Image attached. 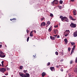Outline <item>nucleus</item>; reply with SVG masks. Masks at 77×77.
Segmentation results:
<instances>
[{
    "instance_id": "bf43d9fd",
    "label": "nucleus",
    "mask_w": 77,
    "mask_h": 77,
    "mask_svg": "<svg viewBox=\"0 0 77 77\" xmlns=\"http://www.w3.org/2000/svg\"><path fill=\"white\" fill-rule=\"evenodd\" d=\"M48 26V25H46L47 26Z\"/></svg>"
},
{
    "instance_id": "4c0bfd02",
    "label": "nucleus",
    "mask_w": 77,
    "mask_h": 77,
    "mask_svg": "<svg viewBox=\"0 0 77 77\" xmlns=\"http://www.w3.org/2000/svg\"><path fill=\"white\" fill-rule=\"evenodd\" d=\"M72 61H71L70 62V64H72Z\"/></svg>"
},
{
    "instance_id": "8fccbe9b",
    "label": "nucleus",
    "mask_w": 77,
    "mask_h": 77,
    "mask_svg": "<svg viewBox=\"0 0 77 77\" xmlns=\"http://www.w3.org/2000/svg\"><path fill=\"white\" fill-rule=\"evenodd\" d=\"M75 46L74 45V46H73V48H75Z\"/></svg>"
},
{
    "instance_id": "2eb2a0df",
    "label": "nucleus",
    "mask_w": 77,
    "mask_h": 77,
    "mask_svg": "<svg viewBox=\"0 0 77 77\" xmlns=\"http://www.w3.org/2000/svg\"><path fill=\"white\" fill-rule=\"evenodd\" d=\"M74 48H72V51H71V52L70 54H72V53H73V52L74 51Z\"/></svg>"
},
{
    "instance_id": "864d4df0",
    "label": "nucleus",
    "mask_w": 77,
    "mask_h": 77,
    "mask_svg": "<svg viewBox=\"0 0 77 77\" xmlns=\"http://www.w3.org/2000/svg\"><path fill=\"white\" fill-rule=\"evenodd\" d=\"M59 25L60 26V23H59Z\"/></svg>"
},
{
    "instance_id": "49530a36",
    "label": "nucleus",
    "mask_w": 77,
    "mask_h": 77,
    "mask_svg": "<svg viewBox=\"0 0 77 77\" xmlns=\"http://www.w3.org/2000/svg\"><path fill=\"white\" fill-rule=\"evenodd\" d=\"M26 32L27 33H29V30H26Z\"/></svg>"
},
{
    "instance_id": "e433bc0d",
    "label": "nucleus",
    "mask_w": 77,
    "mask_h": 77,
    "mask_svg": "<svg viewBox=\"0 0 77 77\" xmlns=\"http://www.w3.org/2000/svg\"><path fill=\"white\" fill-rule=\"evenodd\" d=\"M5 75H8V73H6L5 74Z\"/></svg>"
},
{
    "instance_id": "6e6d98bb",
    "label": "nucleus",
    "mask_w": 77,
    "mask_h": 77,
    "mask_svg": "<svg viewBox=\"0 0 77 77\" xmlns=\"http://www.w3.org/2000/svg\"><path fill=\"white\" fill-rule=\"evenodd\" d=\"M3 77H6V76H3Z\"/></svg>"
},
{
    "instance_id": "603ef678",
    "label": "nucleus",
    "mask_w": 77,
    "mask_h": 77,
    "mask_svg": "<svg viewBox=\"0 0 77 77\" xmlns=\"http://www.w3.org/2000/svg\"><path fill=\"white\" fill-rule=\"evenodd\" d=\"M12 20H16L15 18L12 19Z\"/></svg>"
},
{
    "instance_id": "6ab92c4d",
    "label": "nucleus",
    "mask_w": 77,
    "mask_h": 77,
    "mask_svg": "<svg viewBox=\"0 0 77 77\" xmlns=\"http://www.w3.org/2000/svg\"><path fill=\"white\" fill-rule=\"evenodd\" d=\"M64 41L65 42H66V43H67L68 42V40H67V39L66 38L64 39Z\"/></svg>"
},
{
    "instance_id": "37998d69",
    "label": "nucleus",
    "mask_w": 77,
    "mask_h": 77,
    "mask_svg": "<svg viewBox=\"0 0 77 77\" xmlns=\"http://www.w3.org/2000/svg\"><path fill=\"white\" fill-rule=\"evenodd\" d=\"M2 45H0V48H2Z\"/></svg>"
},
{
    "instance_id": "9b49d317",
    "label": "nucleus",
    "mask_w": 77,
    "mask_h": 77,
    "mask_svg": "<svg viewBox=\"0 0 77 77\" xmlns=\"http://www.w3.org/2000/svg\"><path fill=\"white\" fill-rule=\"evenodd\" d=\"M45 22H42L41 24V26H45Z\"/></svg>"
},
{
    "instance_id": "f03ea898",
    "label": "nucleus",
    "mask_w": 77,
    "mask_h": 77,
    "mask_svg": "<svg viewBox=\"0 0 77 77\" xmlns=\"http://www.w3.org/2000/svg\"><path fill=\"white\" fill-rule=\"evenodd\" d=\"M6 55H5V53L3 52L2 51H0V57H2V58H4V57H5Z\"/></svg>"
},
{
    "instance_id": "c9c22d12",
    "label": "nucleus",
    "mask_w": 77,
    "mask_h": 77,
    "mask_svg": "<svg viewBox=\"0 0 77 77\" xmlns=\"http://www.w3.org/2000/svg\"><path fill=\"white\" fill-rule=\"evenodd\" d=\"M45 19V18L44 17H42L41 18V20H44Z\"/></svg>"
},
{
    "instance_id": "13d9d810",
    "label": "nucleus",
    "mask_w": 77,
    "mask_h": 77,
    "mask_svg": "<svg viewBox=\"0 0 77 77\" xmlns=\"http://www.w3.org/2000/svg\"><path fill=\"white\" fill-rule=\"evenodd\" d=\"M4 66L3 65V66H2V67H4Z\"/></svg>"
},
{
    "instance_id": "ea45409f",
    "label": "nucleus",
    "mask_w": 77,
    "mask_h": 77,
    "mask_svg": "<svg viewBox=\"0 0 77 77\" xmlns=\"http://www.w3.org/2000/svg\"><path fill=\"white\" fill-rule=\"evenodd\" d=\"M60 70H61V71H62V72L63 71V70L62 69H61Z\"/></svg>"
},
{
    "instance_id": "5701e85b",
    "label": "nucleus",
    "mask_w": 77,
    "mask_h": 77,
    "mask_svg": "<svg viewBox=\"0 0 77 77\" xmlns=\"http://www.w3.org/2000/svg\"><path fill=\"white\" fill-rule=\"evenodd\" d=\"M71 44H72V45H74L75 44V43L74 42H71Z\"/></svg>"
},
{
    "instance_id": "39448f33",
    "label": "nucleus",
    "mask_w": 77,
    "mask_h": 77,
    "mask_svg": "<svg viewBox=\"0 0 77 77\" xmlns=\"http://www.w3.org/2000/svg\"><path fill=\"white\" fill-rule=\"evenodd\" d=\"M60 18H61V20H67L68 19V18L66 17H63L62 16H60Z\"/></svg>"
},
{
    "instance_id": "a18cd8bd",
    "label": "nucleus",
    "mask_w": 77,
    "mask_h": 77,
    "mask_svg": "<svg viewBox=\"0 0 77 77\" xmlns=\"http://www.w3.org/2000/svg\"><path fill=\"white\" fill-rule=\"evenodd\" d=\"M61 54H62V55H63V52H61Z\"/></svg>"
},
{
    "instance_id": "58836bf2",
    "label": "nucleus",
    "mask_w": 77,
    "mask_h": 77,
    "mask_svg": "<svg viewBox=\"0 0 77 77\" xmlns=\"http://www.w3.org/2000/svg\"><path fill=\"white\" fill-rule=\"evenodd\" d=\"M71 2H74V0H70Z\"/></svg>"
},
{
    "instance_id": "6e6552de",
    "label": "nucleus",
    "mask_w": 77,
    "mask_h": 77,
    "mask_svg": "<svg viewBox=\"0 0 77 77\" xmlns=\"http://www.w3.org/2000/svg\"><path fill=\"white\" fill-rule=\"evenodd\" d=\"M73 36L74 37H76L77 36V31H76L73 33Z\"/></svg>"
},
{
    "instance_id": "bb28decb",
    "label": "nucleus",
    "mask_w": 77,
    "mask_h": 77,
    "mask_svg": "<svg viewBox=\"0 0 77 77\" xmlns=\"http://www.w3.org/2000/svg\"><path fill=\"white\" fill-rule=\"evenodd\" d=\"M50 17H53V14L51 13L50 14Z\"/></svg>"
},
{
    "instance_id": "f3484780",
    "label": "nucleus",
    "mask_w": 77,
    "mask_h": 77,
    "mask_svg": "<svg viewBox=\"0 0 77 77\" xmlns=\"http://www.w3.org/2000/svg\"><path fill=\"white\" fill-rule=\"evenodd\" d=\"M61 20L62 21H66V22H68V21H69L68 20Z\"/></svg>"
},
{
    "instance_id": "79ce46f5",
    "label": "nucleus",
    "mask_w": 77,
    "mask_h": 77,
    "mask_svg": "<svg viewBox=\"0 0 77 77\" xmlns=\"http://www.w3.org/2000/svg\"><path fill=\"white\" fill-rule=\"evenodd\" d=\"M63 60L62 59L60 60V62H63Z\"/></svg>"
},
{
    "instance_id": "a211bd4d",
    "label": "nucleus",
    "mask_w": 77,
    "mask_h": 77,
    "mask_svg": "<svg viewBox=\"0 0 77 77\" xmlns=\"http://www.w3.org/2000/svg\"><path fill=\"white\" fill-rule=\"evenodd\" d=\"M20 69H23V66H20Z\"/></svg>"
},
{
    "instance_id": "423d86ee",
    "label": "nucleus",
    "mask_w": 77,
    "mask_h": 77,
    "mask_svg": "<svg viewBox=\"0 0 77 77\" xmlns=\"http://www.w3.org/2000/svg\"><path fill=\"white\" fill-rule=\"evenodd\" d=\"M0 71L3 73L5 72V71H6V69L4 68H1L0 69Z\"/></svg>"
},
{
    "instance_id": "412c9836",
    "label": "nucleus",
    "mask_w": 77,
    "mask_h": 77,
    "mask_svg": "<svg viewBox=\"0 0 77 77\" xmlns=\"http://www.w3.org/2000/svg\"><path fill=\"white\" fill-rule=\"evenodd\" d=\"M63 3V1L62 0H60V4H62Z\"/></svg>"
},
{
    "instance_id": "a878e982",
    "label": "nucleus",
    "mask_w": 77,
    "mask_h": 77,
    "mask_svg": "<svg viewBox=\"0 0 77 77\" xmlns=\"http://www.w3.org/2000/svg\"><path fill=\"white\" fill-rule=\"evenodd\" d=\"M50 65V62H49L48 63L47 65V66H49Z\"/></svg>"
},
{
    "instance_id": "09e8293b",
    "label": "nucleus",
    "mask_w": 77,
    "mask_h": 77,
    "mask_svg": "<svg viewBox=\"0 0 77 77\" xmlns=\"http://www.w3.org/2000/svg\"><path fill=\"white\" fill-rule=\"evenodd\" d=\"M34 32H35V33H36V30H34Z\"/></svg>"
},
{
    "instance_id": "ddd939ff",
    "label": "nucleus",
    "mask_w": 77,
    "mask_h": 77,
    "mask_svg": "<svg viewBox=\"0 0 77 77\" xmlns=\"http://www.w3.org/2000/svg\"><path fill=\"white\" fill-rule=\"evenodd\" d=\"M50 38L51 39H52V40H54L55 39V37L51 36H50Z\"/></svg>"
},
{
    "instance_id": "393cba45",
    "label": "nucleus",
    "mask_w": 77,
    "mask_h": 77,
    "mask_svg": "<svg viewBox=\"0 0 77 77\" xmlns=\"http://www.w3.org/2000/svg\"><path fill=\"white\" fill-rule=\"evenodd\" d=\"M58 30L57 29H55L54 31V33L55 34H56Z\"/></svg>"
},
{
    "instance_id": "f704fd0d",
    "label": "nucleus",
    "mask_w": 77,
    "mask_h": 77,
    "mask_svg": "<svg viewBox=\"0 0 77 77\" xmlns=\"http://www.w3.org/2000/svg\"><path fill=\"white\" fill-rule=\"evenodd\" d=\"M75 63H77V57L76 58L75 61Z\"/></svg>"
},
{
    "instance_id": "cd10ccee",
    "label": "nucleus",
    "mask_w": 77,
    "mask_h": 77,
    "mask_svg": "<svg viewBox=\"0 0 77 77\" xmlns=\"http://www.w3.org/2000/svg\"><path fill=\"white\" fill-rule=\"evenodd\" d=\"M69 17L70 19L72 20V17H71V16H70Z\"/></svg>"
},
{
    "instance_id": "7c9ffc66",
    "label": "nucleus",
    "mask_w": 77,
    "mask_h": 77,
    "mask_svg": "<svg viewBox=\"0 0 77 77\" xmlns=\"http://www.w3.org/2000/svg\"><path fill=\"white\" fill-rule=\"evenodd\" d=\"M68 50L69 51H70V50H71V48H68Z\"/></svg>"
},
{
    "instance_id": "20e7f679",
    "label": "nucleus",
    "mask_w": 77,
    "mask_h": 77,
    "mask_svg": "<svg viewBox=\"0 0 77 77\" xmlns=\"http://www.w3.org/2000/svg\"><path fill=\"white\" fill-rule=\"evenodd\" d=\"M70 26L72 28H75V27H76V24H74L73 23H71Z\"/></svg>"
},
{
    "instance_id": "e2e57ef3",
    "label": "nucleus",
    "mask_w": 77,
    "mask_h": 77,
    "mask_svg": "<svg viewBox=\"0 0 77 77\" xmlns=\"http://www.w3.org/2000/svg\"><path fill=\"white\" fill-rule=\"evenodd\" d=\"M10 20H11V19Z\"/></svg>"
},
{
    "instance_id": "0eeeda50",
    "label": "nucleus",
    "mask_w": 77,
    "mask_h": 77,
    "mask_svg": "<svg viewBox=\"0 0 77 77\" xmlns=\"http://www.w3.org/2000/svg\"><path fill=\"white\" fill-rule=\"evenodd\" d=\"M19 74H20V77H25V74H23L21 73H20Z\"/></svg>"
},
{
    "instance_id": "1a4fd4ad",
    "label": "nucleus",
    "mask_w": 77,
    "mask_h": 77,
    "mask_svg": "<svg viewBox=\"0 0 77 77\" xmlns=\"http://www.w3.org/2000/svg\"><path fill=\"white\" fill-rule=\"evenodd\" d=\"M50 69L52 71H54L55 69H54V68L53 67H50Z\"/></svg>"
},
{
    "instance_id": "3c124183",
    "label": "nucleus",
    "mask_w": 77,
    "mask_h": 77,
    "mask_svg": "<svg viewBox=\"0 0 77 77\" xmlns=\"http://www.w3.org/2000/svg\"><path fill=\"white\" fill-rule=\"evenodd\" d=\"M76 71L77 72V68L76 69Z\"/></svg>"
},
{
    "instance_id": "2f4dec72",
    "label": "nucleus",
    "mask_w": 77,
    "mask_h": 77,
    "mask_svg": "<svg viewBox=\"0 0 77 77\" xmlns=\"http://www.w3.org/2000/svg\"><path fill=\"white\" fill-rule=\"evenodd\" d=\"M2 66H3V63H4V61H2Z\"/></svg>"
},
{
    "instance_id": "4d7b16f0",
    "label": "nucleus",
    "mask_w": 77,
    "mask_h": 77,
    "mask_svg": "<svg viewBox=\"0 0 77 77\" xmlns=\"http://www.w3.org/2000/svg\"><path fill=\"white\" fill-rule=\"evenodd\" d=\"M2 66V65H1V64H0V66Z\"/></svg>"
},
{
    "instance_id": "c03bdc74",
    "label": "nucleus",
    "mask_w": 77,
    "mask_h": 77,
    "mask_svg": "<svg viewBox=\"0 0 77 77\" xmlns=\"http://www.w3.org/2000/svg\"><path fill=\"white\" fill-rule=\"evenodd\" d=\"M57 36V35H54L53 36H55V37H56V36Z\"/></svg>"
},
{
    "instance_id": "7ed1b4c3",
    "label": "nucleus",
    "mask_w": 77,
    "mask_h": 77,
    "mask_svg": "<svg viewBox=\"0 0 77 77\" xmlns=\"http://www.w3.org/2000/svg\"><path fill=\"white\" fill-rule=\"evenodd\" d=\"M54 5H58V1L57 0H54L53 2H51V5H54Z\"/></svg>"
},
{
    "instance_id": "680f3d73",
    "label": "nucleus",
    "mask_w": 77,
    "mask_h": 77,
    "mask_svg": "<svg viewBox=\"0 0 77 77\" xmlns=\"http://www.w3.org/2000/svg\"><path fill=\"white\" fill-rule=\"evenodd\" d=\"M73 20V21H74V20Z\"/></svg>"
},
{
    "instance_id": "4468645a",
    "label": "nucleus",
    "mask_w": 77,
    "mask_h": 77,
    "mask_svg": "<svg viewBox=\"0 0 77 77\" xmlns=\"http://www.w3.org/2000/svg\"><path fill=\"white\" fill-rule=\"evenodd\" d=\"M45 74H46L44 72H43L42 74V77H44V76H45Z\"/></svg>"
},
{
    "instance_id": "a19ab883",
    "label": "nucleus",
    "mask_w": 77,
    "mask_h": 77,
    "mask_svg": "<svg viewBox=\"0 0 77 77\" xmlns=\"http://www.w3.org/2000/svg\"><path fill=\"white\" fill-rule=\"evenodd\" d=\"M57 38H60V36H59V35H58L57 37Z\"/></svg>"
},
{
    "instance_id": "c85d7f7f",
    "label": "nucleus",
    "mask_w": 77,
    "mask_h": 77,
    "mask_svg": "<svg viewBox=\"0 0 77 77\" xmlns=\"http://www.w3.org/2000/svg\"><path fill=\"white\" fill-rule=\"evenodd\" d=\"M27 70H23V72H24V73H26L27 72Z\"/></svg>"
},
{
    "instance_id": "b1692460",
    "label": "nucleus",
    "mask_w": 77,
    "mask_h": 77,
    "mask_svg": "<svg viewBox=\"0 0 77 77\" xmlns=\"http://www.w3.org/2000/svg\"><path fill=\"white\" fill-rule=\"evenodd\" d=\"M55 53L56 55H57V56H58V52H57V51H56L55 52Z\"/></svg>"
},
{
    "instance_id": "5fc2aeb1",
    "label": "nucleus",
    "mask_w": 77,
    "mask_h": 77,
    "mask_svg": "<svg viewBox=\"0 0 77 77\" xmlns=\"http://www.w3.org/2000/svg\"><path fill=\"white\" fill-rule=\"evenodd\" d=\"M57 68H58V67H59V66H57Z\"/></svg>"
},
{
    "instance_id": "f257e3e1",
    "label": "nucleus",
    "mask_w": 77,
    "mask_h": 77,
    "mask_svg": "<svg viewBox=\"0 0 77 77\" xmlns=\"http://www.w3.org/2000/svg\"><path fill=\"white\" fill-rule=\"evenodd\" d=\"M69 33H70L69 30H66L64 32V35L65 36H67L69 35Z\"/></svg>"
},
{
    "instance_id": "de8ad7c7",
    "label": "nucleus",
    "mask_w": 77,
    "mask_h": 77,
    "mask_svg": "<svg viewBox=\"0 0 77 77\" xmlns=\"http://www.w3.org/2000/svg\"><path fill=\"white\" fill-rule=\"evenodd\" d=\"M33 31H32L31 32H30V33H33Z\"/></svg>"
},
{
    "instance_id": "9d476101",
    "label": "nucleus",
    "mask_w": 77,
    "mask_h": 77,
    "mask_svg": "<svg viewBox=\"0 0 77 77\" xmlns=\"http://www.w3.org/2000/svg\"><path fill=\"white\" fill-rule=\"evenodd\" d=\"M77 11H76V10H74V11H73V15H76Z\"/></svg>"
},
{
    "instance_id": "72a5a7b5",
    "label": "nucleus",
    "mask_w": 77,
    "mask_h": 77,
    "mask_svg": "<svg viewBox=\"0 0 77 77\" xmlns=\"http://www.w3.org/2000/svg\"><path fill=\"white\" fill-rule=\"evenodd\" d=\"M59 8L60 9H62V6H60Z\"/></svg>"
},
{
    "instance_id": "dca6fc26",
    "label": "nucleus",
    "mask_w": 77,
    "mask_h": 77,
    "mask_svg": "<svg viewBox=\"0 0 77 77\" xmlns=\"http://www.w3.org/2000/svg\"><path fill=\"white\" fill-rule=\"evenodd\" d=\"M52 29V27L51 26L49 28V29H48L49 32H51V31Z\"/></svg>"
},
{
    "instance_id": "473e14b6",
    "label": "nucleus",
    "mask_w": 77,
    "mask_h": 77,
    "mask_svg": "<svg viewBox=\"0 0 77 77\" xmlns=\"http://www.w3.org/2000/svg\"><path fill=\"white\" fill-rule=\"evenodd\" d=\"M54 27L56 28V27H58V25H57L56 26H54Z\"/></svg>"
},
{
    "instance_id": "c756f323",
    "label": "nucleus",
    "mask_w": 77,
    "mask_h": 77,
    "mask_svg": "<svg viewBox=\"0 0 77 77\" xmlns=\"http://www.w3.org/2000/svg\"><path fill=\"white\" fill-rule=\"evenodd\" d=\"M29 37H28L27 38V42H28L29 41Z\"/></svg>"
},
{
    "instance_id": "4be33fe9",
    "label": "nucleus",
    "mask_w": 77,
    "mask_h": 77,
    "mask_svg": "<svg viewBox=\"0 0 77 77\" xmlns=\"http://www.w3.org/2000/svg\"><path fill=\"white\" fill-rule=\"evenodd\" d=\"M30 36L31 37H32V36H33V33H30Z\"/></svg>"
},
{
    "instance_id": "052dcab7",
    "label": "nucleus",
    "mask_w": 77,
    "mask_h": 77,
    "mask_svg": "<svg viewBox=\"0 0 77 77\" xmlns=\"http://www.w3.org/2000/svg\"><path fill=\"white\" fill-rule=\"evenodd\" d=\"M11 20V21H12V20Z\"/></svg>"
},
{
    "instance_id": "f8f14e48",
    "label": "nucleus",
    "mask_w": 77,
    "mask_h": 77,
    "mask_svg": "<svg viewBox=\"0 0 77 77\" xmlns=\"http://www.w3.org/2000/svg\"><path fill=\"white\" fill-rule=\"evenodd\" d=\"M30 75H29V73H26V75H25V77H29Z\"/></svg>"
},
{
    "instance_id": "aec40b11",
    "label": "nucleus",
    "mask_w": 77,
    "mask_h": 77,
    "mask_svg": "<svg viewBox=\"0 0 77 77\" xmlns=\"http://www.w3.org/2000/svg\"><path fill=\"white\" fill-rule=\"evenodd\" d=\"M51 23V22H50V21H48L47 22V24H48V25H49V24H50Z\"/></svg>"
}]
</instances>
